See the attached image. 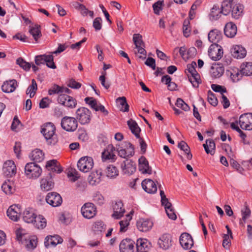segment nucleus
Instances as JSON below:
<instances>
[{"instance_id": "obj_54", "label": "nucleus", "mask_w": 252, "mask_h": 252, "mask_svg": "<svg viewBox=\"0 0 252 252\" xmlns=\"http://www.w3.org/2000/svg\"><path fill=\"white\" fill-rule=\"evenodd\" d=\"M196 66V63L195 62H192L190 64H188L187 65V68L185 71L186 74H189V75H196V74L198 73L195 68Z\"/></svg>"}, {"instance_id": "obj_48", "label": "nucleus", "mask_w": 252, "mask_h": 252, "mask_svg": "<svg viewBox=\"0 0 252 252\" xmlns=\"http://www.w3.org/2000/svg\"><path fill=\"white\" fill-rule=\"evenodd\" d=\"M189 82L192 84V86L194 88H198L199 84L201 83L200 76L198 73L194 75H189L187 74Z\"/></svg>"}, {"instance_id": "obj_30", "label": "nucleus", "mask_w": 252, "mask_h": 252, "mask_svg": "<svg viewBox=\"0 0 252 252\" xmlns=\"http://www.w3.org/2000/svg\"><path fill=\"white\" fill-rule=\"evenodd\" d=\"M237 27L232 22L228 23L225 25L224 33L227 37L229 38L234 37L237 33Z\"/></svg>"}, {"instance_id": "obj_1", "label": "nucleus", "mask_w": 252, "mask_h": 252, "mask_svg": "<svg viewBox=\"0 0 252 252\" xmlns=\"http://www.w3.org/2000/svg\"><path fill=\"white\" fill-rule=\"evenodd\" d=\"M56 127L51 123L44 125L41 128V132L49 144H55L57 142L55 134Z\"/></svg>"}, {"instance_id": "obj_17", "label": "nucleus", "mask_w": 252, "mask_h": 252, "mask_svg": "<svg viewBox=\"0 0 252 252\" xmlns=\"http://www.w3.org/2000/svg\"><path fill=\"white\" fill-rule=\"evenodd\" d=\"M63 51V45L60 44L58 49L51 53V54L46 55L45 54V63L47 66L51 68H55L56 67L55 64L54 62V57L53 55L61 53Z\"/></svg>"}, {"instance_id": "obj_44", "label": "nucleus", "mask_w": 252, "mask_h": 252, "mask_svg": "<svg viewBox=\"0 0 252 252\" xmlns=\"http://www.w3.org/2000/svg\"><path fill=\"white\" fill-rule=\"evenodd\" d=\"M116 102L119 104L120 110L123 112H128L129 105L126 102V98L125 96L119 97L117 98Z\"/></svg>"}, {"instance_id": "obj_60", "label": "nucleus", "mask_w": 252, "mask_h": 252, "mask_svg": "<svg viewBox=\"0 0 252 252\" xmlns=\"http://www.w3.org/2000/svg\"><path fill=\"white\" fill-rule=\"evenodd\" d=\"M17 64H18L21 67L23 68L26 71L30 70L31 67V64L25 61L22 58H19L16 61Z\"/></svg>"}, {"instance_id": "obj_39", "label": "nucleus", "mask_w": 252, "mask_h": 252, "mask_svg": "<svg viewBox=\"0 0 252 252\" xmlns=\"http://www.w3.org/2000/svg\"><path fill=\"white\" fill-rule=\"evenodd\" d=\"M203 146L207 154H210L211 155L214 154L216 147L215 143L213 140H206V143Z\"/></svg>"}, {"instance_id": "obj_58", "label": "nucleus", "mask_w": 252, "mask_h": 252, "mask_svg": "<svg viewBox=\"0 0 252 252\" xmlns=\"http://www.w3.org/2000/svg\"><path fill=\"white\" fill-rule=\"evenodd\" d=\"M105 229V226L103 221L98 220L94 222L93 230L95 232H102Z\"/></svg>"}, {"instance_id": "obj_32", "label": "nucleus", "mask_w": 252, "mask_h": 252, "mask_svg": "<svg viewBox=\"0 0 252 252\" xmlns=\"http://www.w3.org/2000/svg\"><path fill=\"white\" fill-rule=\"evenodd\" d=\"M32 224L36 228L43 229L47 225V220L42 215H36Z\"/></svg>"}, {"instance_id": "obj_10", "label": "nucleus", "mask_w": 252, "mask_h": 252, "mask_svg": "<svg viewBox=\"0 0 252 252\" xmlns=\"http://www.w3.org/2000/svg\"><path fill=\"white\" fill-rule=\"evenodd\" d=\"M81 213L86 219H91L96 214V208L92 203H85L81 208Z\"/></svg>"}, {"instance_id": "obj_14", "label": "nucleus", "mask_w": 252, "mask_h": 252, "mask_svg": "<svg viewBox=\"0 0 252 252\" xmlns=\"http://www.w3.org/2000/svg\"><path fill=\"white\" fill-rule=\"evenodd\" d=\"M158 244L160 248L167 250L172 246L171 236L169 234H164L158 239Z\"/></svg>"}, {"instance_id": "obj_27", "label": "nucleus", "mask_w": 252, "mask_h": 252, "mask_svg": "<svg viewBox=\"0 0 252 252\" xmlns=\"http://www.w3.org/2000/svg\"><path fill=\"white\" fill-rule=\"evenodd\" d=\"M101 176V169H98L95 171H93L88 177L89 183L92 185H96L100 182Z\"/></svg>"}, {"instance_id": "obj_35", "label": "nucleus", "mask_w": 252, "mask_h": 252, "mask_svg": "<svg viewBox=\"0 0 252 252\" xmlns=\"http://www.w3.org/2000/svg\"><path fill=\"white\" fill-rule=\"evenodd\" d=\"M127 124L131 132L135 135L136 138H139L140 128L138 126L136 122L135 121L130 119L127 122Z\"/></svg>"}, {"instance_id": "obj_52", "label": "nucleus", "mask_w": 252, "mask_h": 252, "mask_svg": "<svg viewBox=\"0 0 252 252\" xmlns=\"http://www.w3.org/2000/svg\"><path fill=\"white\" fill-rule=\"evenodd\" d=\"M244 76L242 73V71H241V68L236 69L235 70H233V71L231 72L230 77L233 82H237L239 81L242 76Z\"/></svg>"}, {"instance_id": "obj_57", "label": "nucleus", "mask_w": 252, "mask_h": 252, "mask_svg": "<svg viewBox=\"0 0 252 252\" xmlns=\"http://www.w3.org/2000/svg\"><path fill=\"white\" fill-rule=\"evenodd\" d=\"M78 138L80 140L85 142L89 139V136L84 128H79L78 130Z\"/></svg>"}, {"instance_id": "obj_53", "label": "nucleus", "mask_w": 252, "mask_h": 252, "mask_svg": "<svg viewBox=\"0 0 252 252\" xmlns=\"http://www.w3.org/2000/svg\"><path fill=\"white\" fill-rule=\"evenodd\" d=\"M222 14L221 11L220 10L219 6L217 5H215L212 8L210 16L213 18L214 20H217L219 19L220 14Z\"/></svg>"}, {"instance_id": "obj_33", "label": "nucleus", "mask_w": 252, "mask_h": 252, "mask_svg": "<svg viewBox=\"0 0 252 252\" xmlns=\"http://www.w3.org/2000/svg\"><path fill=\"white\" fill-rule=\"evenodd\" d=\"M30 157L32 160L40 162L44 159V154L42 151L36 149L31 152Z\"/></svg>"}, {"instance_id": "obj_13", "label": "nucleus", "mask_w": 252, "mask_h": 252, "mask_svg": "<svg viewBox=\"0 0 252 252\" xmlns=\"http://www.w3.org/2000/svg\"><path fill=\"white\" fill-rule=\"evenodd\" d=\"M21 212L20 206L14 204L9 207L7 211V215L10 219L16 221L19 219Z\"/></svg>"}, {"instance_id": "obj_64", "label": "nucleus", "mask_w": 252, "mask_h": 252, "mask_svg": "<svg viewBox=\"0 0 252 252\" xmlns=\"http://www.w3.org/2000/svg\"><path fill=\"white\" fill-rule=\"evenodd\" d=\"M231 12L232 16L235 19H238L242 13V8L235 5L232 8Z\"/></svg>"}, {"instance_id": "obj_46", "label": "nucleus", "mask_w": 252, "mask_h": 252, "mask_svg": "<svg viewBox=\"0 0 252 252\" xmlns=\"http://www.w3.org/2000/svg\"><path fill=\"white\" fill-rule=\"evenodd\" d=\"M37 90V85L34 79L32 80V84L30 85L26 91V94H30V97L32 98L35 95Z\"/></svg>"}, {"instance_id": "obj_41", "label": "nucleus", "mask_w": 252, "mask_h": 252, "mask_svg": "<svg viewBox=\"0 0 252 252\" xmlns=\"http://www.w3.org/2000/svg\"><path fill=\"white\" fill-rule=\"evenodd\" d=\"M132 214V212L131 211L130 214L127 215V219L121 220L119 222V224L120 225V231L121 232H125L127 229L128 226L129 224V221L132 219V217L131 216V215Z\"/></svg>"}, {"instance_id": "obj_18", "label": "nucleus", "mask_w": 252, "mask_h": 252, "mask_svg": "<svg viewBox=\"0 0 252 252\" xmlns=\"http://www.w3.org/2000/svg\"><path fill=\"white\" fill-rule=\"evenodd\" d=\"M134 242L130 239H124L119 246L120 252H134Z\"/></svg>"}, {"instance_id": "obj_2", "label": "nucleus", "mask_w": 252, "mask_h": 252, "mask_svg": "<svg viewBox=\"0 0 252 252\" xmlns=\"http://www.w3.org/2000/svg\"><path fill=\"white\" fill-rule=\"evenodd\" d=\"M42 173L41 167L35 162H29L25 167V173L28 178L36 179Z\"/></svg>"}, {"instance_id": "obj_42", "label": "nucleus", "mask_w": 252, "mask_h": 252, "mask_svg": "<svg viewBox=\"0 0 252 252\" xmlns=\"http://www.w3.org/2000/svg\"><path fill=\"white\" fill-rule=\"evenodd\" d=\"M178 147L185 152L187 155V158L188 159L190 160L192 158V155L190 153V148L185 141H182L179 143Z\"/></svg>"}, {"instance_id": "obj_56", "label": "nucleus", "mask_w": 252, "mask_h": 252, "mask_svg": "<svg viewBox=\"0 0 252 252\" xmlns=\"http://www.w3.org/2000/svg\"><path fill=\"white\" fill-rule=\"evenodd\" d=\"M84 100L85 102L91 107V108L95 111V109L98 105V103H97V100L95 99L92 97H87L85 98Z\"/></svg>"}, {"instance_id": "obj_5", "label": "nucleus", "mask_w": 252, "mask_h": 252, "mask_svg": "<svg viewBox=\"0 0 252 252\" xmlns=\"http://www.w3.org/2000/svg\"><path fill=\"white\" fill-rule=\"evenodd\" d=\"M94 166L93 158L90 157H83L80 158L77 162L78 169L83 172H88Z\"/></svg>"}, {"instance_id": "obj_7", "label": "nucleus", "mask_w": 252, "mask_h": 252, "mask_svg": "<svg viewBox=\"0 0 252 252\" xmlns=\"http://www.w3.org/2000/svg\"><path fill=\"white\" fill-rule=\"evenodd\" d=\"M39 184L40 189L43 192H47L53 189L55 186L54 181L50 174H49V176L41 178Z\"/></svg>"}, {"instance_id": "obj_59", "label": "nucleus", "mask_w": 252, "mask_h": 252, "mask_svg": "<svg viewBox=\"0 0 252 252\" xmlns=\"http://www.w3.org/2000/svg\"><path fill=\"white\" fill-rule=\"evenodd\" d=\"M241 212L242 220L244 221H246V220L250 217L251 213V211L246 203H245V207L241 210Z\"/></svg>"}, {"instance_id": "obj_51", "label": "nucleus", "mask_w": 252, "mask_h": 252, "mask_svg": "<svg viewBox=\"0 0 252 252\" xmlns=\"http://www.w3.org/2000/svg\"><path fill=\"white\" fill-rule=\"evenodd\" d=\"M133 41L136 47L145 46V43L142 40V36L139 33H135L133 35Z\"/></svg>"}, {"instance_id": "obj_20", "label": "nucleus", "mask_w": 252, "mask_h": 252, "mask_svg": "<svg viewBox=\"0 0 252 252\" xmlns=\"http://www.w3.org/2000/svg\"><path fill=\"white\" fill-rule=\"evenodd\" d=\"M143 189L149 193H155L157 190V187L155 182L151 179H145L141 183Z\"/></svg>"}, {"instance_id": "obj_21", "label": "nucleus", "mask_w": 252, "mask_h": 252, "mask_svg": "<svg viewBox=\"0 0 252 252\" xmlns=\"http://www.w3.org/2000/svg\"><path fill=\"white\" fill-rule=\"evenodd\" d=\"M115 147L112 144H109L106 147V149L102 153V159L105 160H114L116 158L115 151Z\"/></svg>"}, {"instance_id": "obj_8", "label": "nucleus", "mask_w": 252, "mask_h": 252, "mask_svg": "<svg viewBox=\"0 0 252 252\" xmlns=\"http://www.w3.org/2000/svg\"><path fill=\"white\" fill-rule=\"evenodd\" d=\"M208 55L213 60H219L222 56V49L218 44H212L209 48Z\"/></svg>"}, {"instance_id": "obj_28", "label": "nucleus", "mask_w": 252, "mask_h": 252, "mask_svg": "<svg viewBox=\"0 0 252 252\" xmlns=\"http://www.w3.org/2000/svg\"><path fill=\"white\" fill-rule=\"evenodd\" d=\"M45 168L53 173H60L62 172V167L57 160H51L46 162Z\"/></svg>"}, {"instance_id": "obj_15", "label": "nucleus", "mask_w": 252, "mask_h": 252, "mask_svg": "<svg viewBox=\"0 0 252 252\" xmlns=\"http://www.w3.org/2000/svg\"><path fill=\"white\" fill-rule=\"evenodd\" d=\"M113 208L114 213L112 215V217L116 219H119L123 216L125 212V209L124 208L123 203L121 200L116 201Z\"/></svg>"}, {"instance_id": "obj_34", "label": "nucleus", "mask_w": 252, "mask_h": 252, "mask_svg": "<svg viewBox=\"0 0 252 252\" xmlns=\"http://www.w3.org/2000/svg\"><path fill=\"white\" fill-rule=\"evenodd\" d=\"M232 0H224L221 3V13L224 15L229 14L232 10Z\"/></svg>"}, {"instance_id": "obj_29", "label": "nucleus", "mask_w": 252, "mask_h": 252, "mask_svg": "<svg viewBox=\"0 0 252 252\" xmlns=\"http://www.w3.org/2000/svg\"><path fill=\"white\" fill-rule=\"evenodd\" d=\"M139 170L143 174H151L152 169L149 165L148 160L144 157H141L139 159Z\"/></svg>"}, {"instance_id": "obj_16", "label": "nucleus", "mask_w": 252, "mask_h": 252, "mask_svg": "<svg viewBox=\"0 0 252 252\" xmlns=\"http://www.w3.org/2000/svg\"><path fill=\"white\" fill-rule=\"evenodd\" d=\"M77 127V120L74 117L64 116V130L73 131Z\"/></svg>"}, {"instance_id": "obj_23", "label": "nucleus", "mask_w": 252, "mask_h": 252, "mask_svg": "<svg viewBox=\"0 0 252 252\" xmlns=\"http://www.w3.org/2000/svg\"><path fill=\"white\" fill-rule=\"evenodd\" d=\"M153 225V222L149 220L141 219L137 221V227L142 232L148 231L152 228Z\"/></svg>"}, {"instance_id": "obj_12", "label": "nucleus", "mask_w": 252, "mask_h": 252, "mask_svg": "<svg viewBox=\"0 0 252 252\" xmlns=\"http://www.w3.org/2000/svg\"><path fill=\"white\" fill-rule=\"evenodd\" d=\"M180 243L182 247L186 250L190 249L194 244L191 236L188 233H183L180 237Z\"/></svg>"}, {"instance_id": "obj_3", "label": "nucleus", "mask_w": 252, "mask_h": 252, "mask_svg": "<svg viewBox=\"0 0 252 252\" xmlns=\"http://www.w3.org/2000/svg\"><path fill=\"white\" fill-rule=\"evenodd\" d=\"M124 146L117 145L116 151L118 155L124 158L128 159V158L132 157L134 154V148L132 144L128 142H125Z\"/></svg>"}, {"instance_id": "obj_25", "label": "nucleus", "mask_w": 252, "mask_h": 252, "mask_svg": "<svg viewBox=\"0 0 252 252\" xmlns=\"http://www.w3.org/2000/svg\"><path fill=\"white\" fill-rule=\"evenodd\" d=\"M232 55L236 59L244 58L246 55V50L242 46L236 45L231 49Z\"/></svg>"}, {"instance_id": "obj_47", "label": "nucleus", "mask_w": 252, "mask_h": 252, "mask_svg": "<svg viewBox=\"0 0 252 252\" xmlns=\"http://www.w3.org/2000/svg\"><path fill=\"white\" fill-rule=\"evenodd\" d=\"M30 32L36 41H37L38 39L41 36L39 26L37 25H35L34 26L31 27Z\"/></svg>"}, {"instance_id": "obj_26", "label": "nucleus", "mask_w": 252, "mask_h": 252, "mask_svg": "<svg viewBox=\"0 0 252 252\" xmlns=\"http://www.w3.org/2000/svg\"><path fill=\"white\" fill-rule=\"evenodd\" d=\"M208 38L213 44H217L222 39L221 32L217 29L212 30L208 33Z\"/></svg>"}, {"instance_id": "obj_36", "label": "nucleus", "mask_w": 252, "mask_h": 252, "mask_svg": "<svg viewBox=\"0 0 252 252\" xmlns=\"http://www.w3.org/2000/svg\"><path fill=\"white\" fill-rule=\"evenodd\" d=\"M241 71L244 76H249L252 75V63L245 62L240 66Z\"/></svg>"}, {"instance_id": "obj_22", "label": "nucleus", "mask_w": 252, "mask_h": 252, "mask_svg": "<svg viewBox=\"0 0 252 252\" xmlns=\"http://www.w3.org/2000/svg\"><path fill=\"white\" fill-rule=\"evenodd\" d=\"M62 239L58 235H55L53 236L49 235L47 236L44 241V245L46 248H49L51 247H55L57 244L61 243L62 242Z\"/></svg>"}, {"instance_id": "obj_11", "label": "nucleus", "mask_w": 252, "mask_h": 252, "mask_svg": "<svg viewBox=\"0 0 252 252\" xmlns=\"http://www.w3.org/2000/svg\"><path fill=\"white\" fill-rule=\"evenodd\" d=\"M2 172L7 177H12L16 173V167L14 162L12 160L6 161L3 165Z\"/></svg>"}, {"instance_id": "obj_6", "label": "nucleus", "mask_w": 252, "mask_h": 252, "mask_svg": "<svg viewBox=\"0 0 252 252\" xmlns=\"http://www.w3.org/2000/svg\"><path fill=\"white\" fill-rule=\"evenodd\" d=\"M46 202L54 207L60 206L63 202L62 196L56 192H50L47 194L45 197Z\"/></svg>"}, {"instance_id": "obj_19", "label": "nucleus", "mask_w": 252, "mask_h": 252, "mask_svg": "<svg viewBox=\"0 0 252 252\" xmlns=\"http://www.w3.org/2000/svg\"><path fill=\"white\" fill-rule=\"evenodd\" d=\"M2 190L7 195H10L14 193L16 187L14 182L11 180H5L1 185Z\"/></svg>"}, {"instance_id": "obj_31", "label": "nucleus", "mask_w": 252, "mask_h": 252, "mask_svg": "<svg viewBox=\"0 0 252 252\" xmlns=\"http://www.w3.org/2000/svg\"><path fill=\"white\" fill-rule=\"evenodd\" d=\"M17 86L16 80L13 79L4 82L1 86V89L3 92L9 93L14 91Z\"/></svg>"}, {"instance_id": "obj_9", "label": "nucleus", "mask_w": 252, "mask_h": 252, "mask_svg": "<svg viewBox=\"0 0 252 252\" xmlns=\"http://www.w3.org/2000/svg\"><path fill=\"white\" fill-rule=\"evenodd\" d=\"M239 121L242 129L249 130L252 129V113H247L241 115Z\"/></svg>"}, {"instance_id": "obj_37", "label": "nucleus", "mask_w": 252, "mask_h": 252, "mask_svg": "<svg viewBox=\"0 0 252 252\" xmlns=\"http://www.w3.org/2000/svg\"><path fill=\"white\" fill-rule=\"evenodd\" d=\"M147 240L144 239H139L137 240L136 243V250L137 252H144V251L148 252L149 247L148 245Z\"/></svg>"}, {"instance_id": "obj_55", "label": "nucleus", "mask_w": 252, "mask_h": 252, "mask_svg": "<svg viewBox=\"0 0 252 252\" xmlns=\"http://www.w3.org/2000/svg\"><path fill=\"white\" fill-rule=\"evenodd\" d=\"M67 86L73 89H79L81 88L82 85L81 83L76 82L74 79L71 78L66 81Z\"/></svg>"}, {"instance_id": "obj_63", "label": "nucleus", "mask_w": 252, "mask_h": 252, "mask_svg": "<svg viewBox=\"0 0 252 252\" xmlns=\"http://www.w3.org/2000/svg\"><path fill=\"white\" fill-rule=\"evenodd\" d=\"M223 73V69L221 67L212 68V75L215 78H219Z\"/></svg>"}, {"instance_id": "obj_43", "label": "nucleus", "mask_w": 252, "mask_h": 252, "mask_svg": "<svg viewBox=\"0 0 252 252\" xmlns=\"http://www.w3.org/2000/svg\"><path fill=\"white\" fill-rule=\"evenodd\" d=\"M105 173L107 177L114 178L118 175L119 171L115 166L109 165L107 167Z\"/></svg>"}, {"instance_id": "obj_49", "label": "nucleus", "mask_w": 252, "mask_h": 252, "mask_svg": "<svg viewBox=\"0 0 252 252\" xmlns=\"http://www.w3.org/2000/svg\"><path fill=\"white\" fill-rule=\"evenodd\" d=\"M37 243V238L32 236L27 241L26 247L29 250H32L36 248Z\"/></svg>"}, {"instance_id": "obj_40", "label": "nucleus", "mask_w": 252, "mask_h": 252, "mask_svg": "<svg viewBox=\"0 0 252 252\" xmlns=\"http://www.w3.org/2000/svg\"><path fill=\"white\" fill-rule=\"evenodd\" d=\"M36 215L32 210H26L23 213V220L27 223H33Z\"/></svg>"}, {"instance_id": "obj_24", "label": "nucleus", "mask_w": 252, "mask_h": 252, "mask_svg": "<svg viewBox=\"0 0 252 252\" xmlns=\"http://www.w3.org/2000/svg\"><path fill=\"white\" fill-rule=\"evenodd\" d=\"M122 168L125 174H132L136 170V165L132 160L126 159L122 164Z\"/></svg>"}, {"instance_id": "obj_38", "label": "nucleus", "mask_w": 252, "mask_h": 252, "mask_svg": "<svg viewBox=\"0 0 252 252\" xmlns=\"http://www.w3.org/2000/svg\"><path fill=\"white\" fill-rule=\"evenodd\" d=\"M77 105L76 100L72 96L64 95V106L66 108L73 109Z\"/></svg>"}, {"instance_id": "obj_45", "label": "nucleus", "mask_w": 252, "mask_h": 252, "mask_svg": "<svg viewBox=\"0 0 252 252\" xmlns=\"http://www.w3.org/2000/svg\"><path fill=\"white\" fill-rule=\"evenodd\" d=\"M67 176L69 181L74 182L79 178L78 172L74 168H69L67 170Z\"/></svg>"}, {"instance_id": "obj_62", "label": "nucleus", "mask_w": 252, "mask_h": 252, "mask_svg": "<svg viewBox=\"0 0 252 252\" xmlns=\"http://www.w3.org/2000/svg\"><path fill=\"white\" fill-rule=\"evenodd\" d=\"M230 164L234 168L236 169L238 172L242 174L244 171V169L241 165L235 160L231 159L230 160Z\"/></svg>"}, {"instance_id": "obj_4", "label": "nucleus", "mask_w": 252, "mask_h": 252, "mask_svg": "<svg viewBox=\"0 0 252 252\" xmlns=\"http://www.w3.org/2000/svg\"><path fill=\"white\" fill-rule=\"evenodd\" d=\"M76 119L81 125H87L91 122L92 113L91 111L86 107H80L76 111Z\"/></svg>"}, {"instance_id": "obj_50", "label": "nucleus", "mask_w": 252, "mask_h": 252, "mask_svg": "<svg viewBox=\"0 0 252 252\" xmlns=\"http://www.w3.org/2000/svg\"><path fill=\"white\" fill-rule=\"evenodd\" d=\"M63 92V87L58 85L54 84L48 90V94L53 95L60 94Z\"/></svg>"}, {"instance_id": "obj_61", "label": "nucleus", "mask_w": 252, "mask_h": 252, "mask_svg": "<svg viewBox=\"0 0 252 252\" xmlns=\"http://www.w3.org/2000/svg\"><path fill=\"white\" fill-rule=\"evenodd\" d=\"M208 101L213 106H215L218 104V99L215 94L210 90L208 92Z\"/></svg>"}]
</instances>
